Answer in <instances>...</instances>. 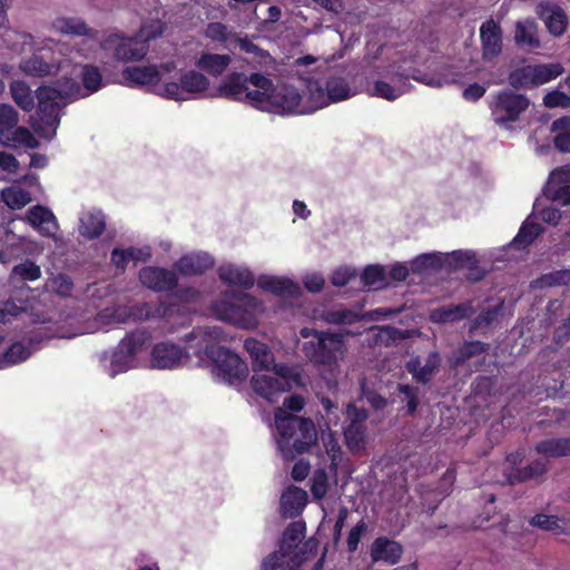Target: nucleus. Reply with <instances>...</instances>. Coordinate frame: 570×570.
Listing matches in <instances>:
<instances>
[{
    "mask_svg": "<svg viewBox=\"0 0 570 570\" xmlns=\"http://www.w3.org/2000/svg\"><path fill=\"white\" fill-rule=\"evenodd\" d=\"M218 320L240 327L252 328L257 325V317L264 312L263 304L248 294L225 296L213 305Z\"/></svg>",
    "mask_w": 570,
    "mask_h": 570,
    "instance_id": "obj_5",
    "label": "nucleus"
},
{
    "mask_svg": "<svg viewBox=\"0 0 570 570\" xmlns=\"http://www.w3.org/2000/svg\"><path fill=\"white\" fill-rule=\"evenodd\" d=\"M176 69L174 62H166L159 67L150 66H134L127 67L122 71L125 81L130 85L146 86L154 85L161 81L166 73H169Z\"/></svg>",
    "mask_w": 570,
    "mask_h": 570,
    "instance_id": "obj_15",
    "label": "nucleus"
},
{
    "mask_svg": "<svg viewBox=\"0 0 570 570\" xmlns=\"http://www.w3.org/2000/svg\"><path fill=\"white\" fill-rule=\"evenodd\" d=\"M27 220L45 236H52L58 229L55 215L40 205L33 206L27 212Z\"/></svg>",
    "mask_w": 570,
    "mask_h": 570,
    "instance_id": "obj_24",
    "label": "nucleus"
},
{
    "mask_svg": "<svg viewBox=\"0 0 570 570\" xmlns=\"http://www.w3.org/2000/svg\"><path fill=\"white\" fill-rule=\"evenodd\" d=\"M233 46H238L242 51L252 56L253 62L258 67H271L274 63L273 57L266 51L261 49L247 36L236 33Z\"/></svg>",
    "mask_w": 570,
    "mask_h": 570,
    "instance_id": "obj_33",
    "label": "nucleus"
},
{
    "mask_svg": "<svg viewBox=\"0 0 570 570\" xmlns=\"http://www.w3.org/2000/svg\"><path fill=\"white\" fill-rule=\"evenodd\" d=\"M271 87L272 80L262 73L253 72L247 77L243 72H234L219 85L218 92L222 97L246 101L258 108L263 106Z\"/></svg>",
    "mask_w": 570,
    "mask_h": 570,
    "instance_id": "obj_4",
    "label": "nucleus"
},
{
    "mask_svg": "<svg viewBox=\"0 0 570 570\" xmlns=\"http://www.w3.org/2000/svg\"><path fill=\"white\" fill-rule=\"evenodd\" d=\"M283 415L284 411H279L277 414L276 430L279 435L277 448L285 460H291L293 453L288 442L293 440V450L296 453H306L316 444L317 431L313 420L308 417L285 419Z\"/></svg>",
    "mask_w": 570,
    "mask_h": 570,
    "instance_id": "obj_2",
    "label": "nucleus"
},
{
    "mask_svg": "<svg viewBox=\"0 0 570 570\" xmlns=\"http://www.w3.org/2000/svg\"><path fill=\"white\" fill-rule=\"evenodd\" d=\"M19 121L16 109L7 104H0V127L13 129Z\"/></svg>",
    "mask_w": 570,
    "mask_h": 570,
    "instance_id": "obj_62",
    "label": "nucleus"
},
{
    "mask_svg": "<svg viewBox=\"0 0 570 570\" xmlns=\"http://www.w3.org/2000/svg\"><path fill=\"white\" fill-rule=\"evenodd\" d=\"M52 30L58 33L66 36H79L87 37L89 39L97 38V31L95 29L89 28L86 22L79 18H66L60 17L52 21L51 24Z\"/></svg>",
    "mask_w": 570,
    "mask_h": 570,
    "instance_id": "obj_28",
    "label": "nucleus"
},
{
    "mask_svg": "<svg viewBox=\"0 0 570 570\" xmlns=\"http://www.w3.org/2000/svg\"><path fill=\"white\" fill-rule=\"evenodd\" d=\"M304 399L299 395H291L283 401V405L277 407L274 413L275 426L277 428V414L284 411V417H298L294 413L301 412L304 407Z\"/></svg>",
    "mask_w": 570,
    "mask_h": 570,
    "instance_id": "obj_51",
    "label": "nucleus"
},
{
    "mask_svg": "<svg viewBox=\"0 0 570 570\" xmlns=\"http://www.w3.org/2000/svg\"><path fill=\"white\" fill-rule=\"evenodd\" d=\"M513 40L519 48L529 50L540 48L538 23L530 18L517 21Z\"/></svg>",
    "mask_w": 570,
    "mask_h": 570,
    "instance_id": "obj_23",
    "label": "nucleus"
},
{
    "mask_svg": "<svg viewBox=\"0 0 570 570\" xmlns=\"http://www.w3.org/2000/svg\"><path fill=\"white\" fill-rule=\"evenodd\" d=\"M302 350L314 363L334 365L344 358L346 345L343 334L325 331L315 332L314 338L305 342Z\"/></svg>",
    "mask_w": 570,
    "mask_h": 570,
    "instance_id": "obj_7",
    "label": "nucleus"
},
{
    "mask_svg": "<svg viewBox=\"0 0 570 570\" xmlns=\"http://www.w3.org/2000/svg\"><path fill=\"white\" fill-rule=\"evenodd\" d=\"M368 94L374 97L383 98L386 100H395L403 95L406 89L403 86H392L385 81L377 80L373 83L372 88L367 89Z\"/></svg>",
    "mask_w": 570,
    "mask_h": 570,
    "instance_id": "obj_46",
    "label": "nucleus"
},
{
    "mask_svg": "<svg viewBox=\"0 0 570 570\" xmlns=\"http://www.w3.org/2000/svg\"><path fill=\"white\" fill-rule=\"evenodd\" d=\"M309 501H281L279 511L284 518L298 517Z\"/></svg>",
    "mask_w": 570,
    "mask_h": 570,
    "instance_id": "obj_64",
    "label": "nucleus"
},
{
    "mask_svg": "<svg viewBox=\"0 0 570 570\" xmlns=\"http://www.w3.org/2000/svg\"><path fill=\"white\" fill-rule=\"evenodd\" d=\"M530 106V100L522 94L504 89L493 96L489 107L493 121L499 126L508 127L519 120Z\"/></svg>",
    "mask_w": 570,
    "mask_h": 570,
    "instance_id": "obj_8",
    "label": "nucleus"
},
{
    "mask_svg": "<svg viewBox=\"0 0 570 570\" xmlns=\"http://www.w3.org/2000/svg\"><path fill=\"white\" fill-rule=\"evenodd\" d=\"M16 129L11 132V140L13 147L24 146L27 148H37L39 145L38 139L33 134L24 127H14Z\"/></svg>",
    "mask_w": 570,
    "mask_h": 570,
    "instance_id": "obj_57",
    "label": "nucleus"
},
{
    "mask_svg": "<svg viewBox=\"0 0 570 570\" xmlns=\"http://www.w3.org/2000/svg\"><path fill=\"white\" fill-rule=\"evenodd\" d=\"M311 491L314 499H323L328 489V476L324 469H317L311 479Z\"/></svg>",
    "mask_w": 570,
    "mask_h": 570,
    "instance_id": "obj_55",
    "label": "nucleus"
},
{
    "mask_svg": "<svg viewBox=\"0 0 570 570\" xmlns=\"http://www.w3.org/2000/svg\"><path fill=\"white\" fill-rule=\"evenodd\" d=\"M102 77L100 70L91 65H86L82 68V82L85 87V94L87 96L94 91H97L101 86Z\"/></svg>",
    "mask_w": 570,
    "mask_h": 570,
    "instance_id": "obj_50",
    "label": "nucleus"
},
{
    "mask_svg": "<svg viewBox=\"0 0 570 570\" xmlns=\"http://www.w3.org/2000/svg\"><path fill=\"white\" fill-rule=\"evenodd\" d=\"M308 92L313 109L323 108L331 102L344 100L351 96L348 83L340 77L330 78L326 81L325 89L317 81H311Z\"/></svg>",
    "mask_w": 570,
    "mask_h": 570,
    "instance_id": "obj_10",
    "label": "nucleus"
},
{
    "mask_svg": "<svg viewBox=\"0 0 570 570\" xmlns=\"http://www.w3.org/2000/svg\"><path fill=\"white\" fill-rule=\"evenodd\" d=\"M531 286L534 288L570 286V269H560L547 273L534 279Z\"/></svg>",
    "mask_w": 570,
    "mask_h": 570,
    "instance_id": "obj_40",
    "label": "nucleus"
},
{
    "mask_svg": "<svg viewBox=\"0 0 570 570\" xmlns=\"http://www.w3.org/2000/svg\"><path fill=\"white\" fill-rule=\"evenodd\" d=\"M232 62L229 55L202 53L196 66L212 76H220Z\"/></svg>",
    "mask_w": 570,
    "mask_h": 570,
    "instance_id": "obj_35",
    "label": "nucleus"
},
{
    "mask_svg": "<svg viewBox=\"0 0 570 570\" xmlns=\"http://www.w3.org/2000/svg\"><path fill=\"white\" fill-rule=\"evenodd\" d=\"M2 200L12 209H20L31 202L30 194L20 187L11 186L1 191Z\"/></svg>",
    "mask_w": 570,
    "mask_h": 570,
    "instance_id": "obj_44",
    "label": "nucleus"
},
{
    "mask_svg": "<svg viewBox=\"0 0 570 570\" xmlns=\"http://www.w3.org/2000/svg\"><path fill=\"white\" fill-rule=\"evenodd\" d=\"M530 524L544 531H550L557 535H570V520L568 519H560L556 515L538 513L531 518Z\"/></svg>",
    "mask_w": 570,
    "mask_h": 570,
    "instance_id": "obj_34",
    "label": "nucleus"
},
{
    "mask_svg": "<svg viewBox=\"0 0 570 570\" xmlns=\"http://www.w3.org/2000/svg\"><path fill=\"white\" fill-rule=\"evenodd\" d=\"M52 89L59 94V99L62 100L63 104L87 96L81 86L77 81L69 78L59 80L57 85L52 87Z\"/></svg>",
    "mask_w": 570,
    "mask_h": 570,
    "instance_id": "obj_39",
    "label": "nucleus"
},
{
    "mask_svg": "<svg viewBox=\"0 0 570 570\" xmlns=\"http://www.w3.org/2000/svg\"><path fill=\"white\" fill-rule=\"evenodd\" d=\"M289 563L287 556H283L279 551L273 552L264 560L262 570H287Z\"/></svg>",
    "mask_w": 570,
    "mask_h": 570,
    "instance_id": "obj_60",
    "label": "nucleus"
},
{
    "mask_svg": "<svg viewBox=\"0 0 570 570\" xmlns=\"http://www.w3.org/2000/svg\"><path fill=\"white\" fill-rule=\"evenodd\" d=\"M546 196L563 206L570 205V166L557 168L550 174Z\"/></svg>",
    "mask_w": 570,
    "mask_h": 570,
    "instance_id": "obj_17",
    "label": "nucleus"
},
{
    "mask_svg": "<svg viewBox=\"0 0 570 570\" xmlns=\"http://www.w3.org/2000/svg\"><path fill=\"white\" fill-rule=\"evenodd\" d=\"M362 281L365 286L374 289L384 287L386 283L384 268L380 265L367 266L362 274Z\"/></svg>",
    "mask_w": 570,
    "mask_h": 570,
    "instance_id": "obj_49",
    "label": "nucleus"
},
{
    "mask_svg": "<svg viewBox=\"0 0 570 570\" xmlns=\"http://www.w3.org/2000/svg\"><path fill=\"white\" fill-rule=\"evenodd\" d=\"M163 27L159 22L153 26H142L138 37L128 38L117 32L108 33L100 42L106 52H111L117 61H139L149 50L148 41L160 36Z\"/></svg>",
    "mask_w": 570,
    "mask_h": 570,
    "instance_id": "obj_3",
    "label": "nucleus"
},
{
    "mask_svg": "<svg viewBox=\"0 0 570 570\" xmlns=\"http://www.w3.org/2000/svg\"><path fill=\"white\" fill-rule=\"evenodd\" d=\"M306 523L303 520L291 522L284 530L283 537L279 543V552L283 556H287L288 560L291 556L296 551L302 540L305 538Z\"/></svg>",
    "mask_w": 570,
    "mask_h": 570,
    "instance_id": "obj_27",
    "label": "nucleus"
},
{
    "mask_svg": "<svg viewBox=\"0 0 570 570\" xmlns=\"http://www.w3.org/2000/svg\"><path fill=\"white\" fill-rule=\"evenodd\" d=\"M485 351V344L479 341L464 343L454 354V364L459 365L466 360Z\"/></svg>",
    "mask_w": 570,
    "mask_h": 570,
    "instance_id": "obj_52",
    "label": "nucleus"
},
{
    "mask_svg": "<svg viewBox=\"0 0 570 570\" xmlns=\"http://www.w3.org/2000/svg\"><path fill=\"white\" fill-rule=\"evenodd\" d=\"M535 13L544 22L548 31L554 37H560L566 32L568 17L559 6L542 1L537 4Z\"/></svg>",
    "mask_w": 570,
    "mask_h": 570,
    "instance_id": "obj_18",
    "label": "nucleus"
},
{
    "mask_svg": "<svg viewBox=\"0 0 570 570\" xmlns=\"http://www.w3.org/2000/svg\"><path fill=\"white\" fill-rule=\"evenodd\" d=\"M12 275L19 276L23 281H36L41 277V268L31 261H24L13 267Z\"/></svg>",
    "mask_w": 570,
    "mask_h": 570,
    "instance_id": "obj_54",
    "label": "nucleus"
},
{
    "mask_svg": "<svg viewBox=\"0 0 570 570\" xmlns=\"http://www.w3.org/2000/svg\"><path fill=\"white\" fill-rule=\"evenodd\" d=\"M263 373H255L250 379L253 390L259 396L274 402L278 395L289 391L298 382V374L294 367L277 364Z\"/></svg>",
    "mask_w": 570,
    "mask_h": 570,
    "instance_id": "obj_6",
    "label": "nucleus"
},
{
    "mask_svg": "<svg viewBox=\"0 0 570 570\" xmlns=\"http://www.w3.org/2000/svg\"><path fill=\"white\" fill-rule=\"evenodd\" d=\"M322 439L326 453L331 459V468L335 470L341 458V446L333 436L332 432H328L327 435L323 433Z\"/></svg>",
    "mask_w": 570,
    "mask_h": 570,
    "instance_id": "obj_58",
    "label": "nucleus"
},
{
    "mask_svg": "<svg viewBox=\"0 0 570 570\" xmlns=\"http://www.w3.org/2000/svg\"><path fill=\"white\" fill-rule=\"evenodd\" d=\"M213 265V258L206 253L186 255L176 263L177 269L185 275L202 274Z\"/></svg>",
    "mask_w": 570,
    "mask_h": 570,
    "instance_id": "obj_30",
    "label": "nucleus"
},
{
    "mask_svg": "<svg viewBox=\"0 0 570 570\" xmlns=\"http://www.w3.org/2000/svg\"><path fill=\"white\" fill-rule=\"evenodd\" d=\"M105 226V218L100 212H88L80 217L79 232L82 236L92 239L104 232Z\"/></svg>",
    "mask_w": 570,
    "mask_h": 570,
    "instance_id": "obj_36",
    "label": "nucleus"
},
{
    "mask_svg": "<svg viewBox=\"0 0 570 570\" xmlns=\"http://www.w3.org/2000/svg\"><path fill=\"white\" fill-rule=\"evenodd\" d=\"M322 317L328 324H353L364 318L365 315L353 309L336 307L324 312Z\"/></svg>",
    "mask_w": 570,
    "mask_h": 570,
    "instance_id": "obj_41",
    "label": "nucleus"
},
{
    "mask_svg": "<svg viewBox=\"0 0 570 570\" xmlns=\"http://www.w3.org/2000/svg\"><path fill=\"white\" fill-rule=\"evenodd\" d=\"M19 69L27 76L30 77H46L56 75L60 69V63L58 62H46L39 56H32L30 58L23 59Z\"/></svg>",
    "mask_w": 570,
    "mask_h": 570,
    "instance_id": "obj_31",
    "label": "nucleus"
},
{
    "mask_svg": "<svg viewBox=\"0 0 570 570\" xmlns=\"http://www.w3.org/2000/svg\"><path fill=\"white\" fill-rule=\"evenodd\" d=\"M547 471V461L546 460H537L525 466L522 470H518L513 474H508V480L510 483H514L515 481L523 482L528 480H534L541 476Z\"/></svg>",
    "mask_w": 570,
    "mask_h": 570,
    "instance_id": "obj_43",
    "label": "nucleus"
},
{
    "mask_svg": "<svg viewBox=\"0 0 570 570\" xmlns=\"http://www.w3.org/2000/svg\"><path fill=\"white\" fill-rule=\"evenodd\" d=\"M473 313L470 302L458 305H449L431 312V320L435 323H448L463 320Z\"/></svg>",
    "mask_w": 570,
    "mask_h": 570,
    "instance_id": "obj_32",
    "label": "nucleus"
},
{
    "mask_svg": "<svg viewBox=\"0 0 570 570\" xmlns=\"http://www.w3.org/2000/svg\"><path fill=\"white\" fill-rule=\"evenodd\" d=\"M442 256L440 254H422L412 262V271L422 273L428 269H436L440 267Z\"/></svg>",
    "mask_w": 570,
    "mask_h": 570,
    "instance_id": "obj_53",
    "label": "nucleus"
},
{
    "mask_svg": "<svg viewBox=\"0 0 570 570\" xmlns=\"http://www.w3.org/2000/svg\"><path fill=\"white\" fill-rule=\"evenodd\" d=\"M535 450L550 458L570 455V438L541 441L537 444Z\"/></svg>",
    "mask_w": 570,
    "mask_h": 570,
    "instance_id": "obj_37",
    "label": "nucleus"
},
{
    "mask_svg": "<svg viewBox=\"0 0 570 570\" xmlns=\"http://www.w3.org/2000/svg\"><path fill=\"white\" fill-rule=\"evenodd\" d=\"M29 355V351L21 343H14L3 355V361L8 364H16L27 360Z\"/></svg>",
    "mask_w": 570,
    "mask_h": 570,
    "instance_id": "obj_63",
    "label": "nucleus"
},
{
    "mask_svg": "<svg viewBox=\"0 0 570 570\" xmlns=\"http://www.w3.org/2000/svg\"><path fill=\"white\" fill-rule=\"evenodd\" d=\"M10 92L14 102L24 111H31L35 100L30 87L20 80L10 83Z\"/></svg>",
    "mask_w": 570,
    "mask_h": 570,
    "instance_id": "obj_38",
    "label": "nucleus"
},
{
    "mask_svg": "<svg viewBox=\"0 0 570 570\" xmlns=\"http://www.w3.org/2000/svg\"><path fill=\"white\" fill-rule=\"evenodd\" d=\"M205 35L213 41L222 42L226 48L232 49L233 41L236 36L227 27L220 22H212L207 26Z\"/></svg>",
    "mask_w": 570,
    "mask_h": 570,
    "instance_id": "obj_45",
    "label": "nucleus"
},
{
    "mask_svg": "<svg viewBox=\"0 0 570 570\" xmlns=\"http://www.w3.org/2000/svg\"><path fill=\"white\" fill-rule=\"evenodd\" d=\"M482 59L491 61L502 51V29L492 19L487 20L480 28Z\"/></svg>",
    "mask_w": 570,
    "mask_h": 570,
    "instance_id": "obj_19",
    "label": "nucleus"
},
{
    "mask_svg": "<svg viewBox=\"0 0 570 570\" xmlns=\"http://www.w3.org/2000/svg\"><path fill=\"white\" fill-rule=\"evenodd\" d=\"M318 550V540L315 538H308L302 542L296 551L291 556L289 562L293 566H299L306 561L309 557L315 556Z\"/></svg>",
    "mask_w": 570,
    "mask_h": 570,
    "instance_id": "obj_47",
    "label": "nucleus"
},
{
    "mask_svg": "<svg viewBox=\"0 0 570 570\" xmlns=\"http://www.w3.org/2000/svg\"><path fill=\"white\" fill-rule=\"evenodd\" d=\"M47 286L60 296H69L73 289V283L69 276L58 274L49 278Z\"/></svg>",
    "mask_w": 570,
    "mask_h": 570,
    "instance_id": "obj_56",
    "label": "nucleus"
},
{
    "mask_svg": "<svg viewBox=\"0 0 570 570\" xmlns=\"http://www.w3.org/2000/svg\"><path fill=\"white\" fill-rule=\"evenodd\" d=\"M257 285L266 292L284 297L294 298L302 293L301 287L296 283L284 277L264 275L257 279Z\"/></svg>",
    "mask_w": 570,
    "mask_h": 570,
    "instance_id": "obj_25",
    "label": "nucleus"
},
{
    "mask_svg": "<svg viewBox=\"0 0 570 570\" xmlns=\"http://www.w3.org/2000/svg\"><path fill=\"white\" fill-rule=\"evenodd\" d=\"M301 99L302 97L299 92L294 87L284 86L276 90L272 83L268 96L266 97L263 106H259L258 108L271 112L303 114L307 110L305 108H299Z\"/></svg>",
    "mask_w": 570,
    "mask_h": 570,
    "instance_id": "obj_13",
    "label": "nucleus"
},
{
    "mask_svg": "<svg viewBox=\"0 0 570 570\" xmlns=\"http://www.w3.org/2000/svg\"><path fill=\"white\" fill-rule=\"evenodd\" d=\"M135 352H136V336L135 335H131L127 340L121 341V343L118 346V350L114 353V356H112L111 363L115 366V368L112 370V375H115V373L117 371H122L126 368V366L116 368V365L120 361V358L124 356V357H126V362L129 363V362H131V357L135 354Z\"/></svg>",
    "mask_w": 570,
    "mask_h": 570,
    "instance_id": "obj_48",
    "label": "nucleus"
},
{
    "mask_svg": "<svg viewBox=\"0 0 570 570\" xmlns=\"http://www.w3.org/2000/svg\"><path fill=\"white\" fill-rule=\"evenodd\" d=\"M564 71L560 63L528 65L509 75V83L515 88H532L544 85Z\"/></svg>",
    "mask_w": 570,
    "mask_h": 570,
    "instance_id": "obj_9",
    "label": "nucleus"
},
{
    "mask_svg": "<svg viewBox=\"0 0 570 570\" xmlns=\"http://www.w3.org/2000/svg\"><path fill=\"white\" fill-rule=\"evenodd\" d=\"M441 364V356L438 352L429 353L424 362L419 356L412 357L406 362L405 368L412 374L413 379L421 384L429 383L436 373Z\"/></svg>",
    "mask_w": 570,
    "mask_h": 570,
    "instance_id": "obj_21",
    "label": "nucleus"
},
{
    "mask_svg": "<svg viewBox=\"0 0 570 570\" xmlns=\"http://www.w3.org/2000/svg\"><path fill=\"white\" fill-rule=\"evenodd\" d=\"M188 360V352L170 342L158 343L151 351V364L157 368H174L185 365Z\"/></svg>",
    "mask_w": 570,
    "mask_h": 570,
    "instance_id": "obj_16",
    "label": "nucleus"
},
{
    "mask_svg": "<svg viewBox=\"0 0 570 570\" xmlns=\"http://www.w3.org/2000/svg\"><path fill=\"white\" fill-rule=\"evenodd\" d=\"M36 96L38 99V115L43 124V126H39V129L45 130L48 127L55 130L59 124L61 106L66 104L59 99V94L51 86L39 87Z\"/></svg>",
    "mask_w": 570,
    "mask_h": 570,
    "instance_id": "obj_14",
    "label": "nucleus"
},
{
    "mask_svg": "<svg viewBox=\"0 0 570 570\" xmlns=\"http://www.w3.org/2000/svg\"><path fill=\"white\" fill-rule=\"evenodd\" d=\"M397 392L404 395L407 412L415 413L419 405V389L409 384H399Z\"/></svg>",
    "mask_w": 570,
    "mask_h": 570,
    "instance_id": "obj_59",
    "label": "nucleus"
},
{
    "mask_svg": "<svg viewBox=\"0 0 570 570\" xmlns=\"http://www.w3.org/2000/svg\"><path fill=\"white\" fill-rule=\"evenodd\" d=\"M139 279L144 286L156 291H170L177 285L174 272L157 267H145L139 273Z\"/></svg>",
    "mask_w": 570,
    "mask_h": 570,
    "instance_id": "obj_22",
    "label": "nucleus"
},
{
    "mask_svg": "<svg viewBox=\"0 0 570 570\" xmlns=\"http://www.w3.org/2000/svg\"><path fill=\"white\" fill-rule=\"evenodd\" d=\"M346 419L348 421L344 429L346 445L352 452H361L367 443L365 422L368 419V412L354 404H348L346 406Z\"/></svg>",
    "mask_w": 570,
    "mask_h": 570,
    "instance_id": "obj_11",
    "label": "nucleus"
},
{
    "mask_svg": "<svg viewBox=\"0 0 570 570\" xmlns=\"http://www.w3.org/2000/svg\"><path fill=\"white\" fill-rule=\"evenodd\" d=\"M543 228L540 224L527 219L521 226L518 235L513 239L517 248H524L530 245L541 233Z\"/></svg>",
    "mask_w": 570,
    "mask_h": 570,
    "instance_id": "obj_42",
    "label": "nucleus"
},
{
    "mask_svg": "<svg viewBox=\"0 0 570 570\" xmlns=\"http://www.w3.org/2000/svg\"><path fill=\"white\" fill-rule=\"evenodd\" d=\"M543 104L548 108H557V107L569 108L570 107V96H568L567 94H564L562 91L553 90V91L548 92L543 97Z\"/></svg>",
    "mask_w": 570,
    "mask_h": 570,
    "instance_id": "obj_61",
    "label": "nucleus"
},
{
    "mask_svg": "<svg viewBox=\"0 0 570 570\" xmlns=\"http://www.w3.org/2000/svg\"><path fill=\"white\" fill-rule=\"evenodd\" d=\"M226 340L218 326L199 327L186 335L187 348L194 351L200 363L206 355L213 362V373L217 377L229 385H237L248 376V366L237 354L216 345Z\"/></svg>",
    "mask_w": 570,
    "mask_h": 570,
    "instance_id": "obj_1",
    "label": "nucleus"
},
{
    "mask_svg": "<svg viewBox=\"0 0 570 570\" xmlns=\"http://www.w3.org/2000/svg\"><path fill=\"white\" fill-rule=\"evenodd\" d=\"M209 88V80L198 71H187L180 77V82H164L159 94L175 100H186L185 94L198 95Z\"/></svg>",
    "mask_w": 570,
    "mask_h": 570,
    "instance_id": "obj_12",
    "label": "nucleus"
},
{
    "mask_svg": "<svg viewBox=\"0 0 570 570\" xmlns=\"http://www.w3.org/2000/svg\"><path fill=\"white\" fill-rule=\"evenodd\" d=\"M218 275L224 283L244 288L252 287L255 282L254 276L248 268L233 264L222 265L218 269Z\"/></svg>",
    "mask_w": 570,
    "mask_h": 570,
    "instance_id": "obj_29",
    "label": "nucleus"
},
{
    "mask_svg": "<svg viewBox=\"0 0 570 570\" xmlns=\"http://www.w3.org/2000/svg\"><path fill=\"white\" fill-rule=\"evenodd\" d=\"M244 347L250 355L255 373L276 365L274 363V355L266 344L255 338H247L244 342Z\"/></svg>",
    "mask_w": 570,
    "mask_h": 570,
    "instance_id": "obj_26",
    "label": "nucleus"
},
{
    "mask_svg": "<svg viewBox=\"0 0 570 570\" xmlns=\"http://www.w3.org/2000/svg\"><path fill=\"white\" fill-rule=\"evenodd\" d=\"M402 544L389 539L387 537H379L371 544L370 556L373 562H385L387 564H396L403 554Z\"/></svg>",
    "mask_w": 570,
    "mask_h": 570,
    "instance_id": "obj_20",
    "label": "nucleus"
}]
</instances>
